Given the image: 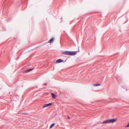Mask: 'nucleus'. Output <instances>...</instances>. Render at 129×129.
<instances>
[{
    "mask_svg": "<svg viewBox=\"0 0 129 129\" xmlns=\"http://www.w3.org/2000/svg\"><path fill=\"white\" fill-rule=\"evenodd\" d=\"M33 70V69H30L28 70L25 71V73L28 72L32 70Z\"/></svg>",
    "mask_w": 129,
    "mask_h": 129,
    "instance_id": "obj_8",
    "label": "nucleus"
},
{
    "mask_svg": "<svg viewBox=\"0 0 129 129\" xmlns=\"http://www.w3.org/2000/svg\"><path fill=\"white\" fill-rule=\"evenodd\" d=\"M125 126L127 127H129V122L128 123V124L126 126Z\"/></svg>",
    "mask_w": 129,
    "mask_h": 129,
    "instance_id": "obj_10",
    "label": "nucleus"
},
{
    "mask_svg": "<svg viewBox=\"0 0 129 129\" xmlns=\"http://www.w3.org/2000/svg\"><path fill=\"white\" fill-rule=\"evenodd\" d=\"M55 124L54 123H53L52 124L50 127L49 128H51L52 127H53L54 126Z\"/></svg>",
    "mask_w": 129,
    "mask_h": 129,
    "instance_id": "obj_7",
    "label": "nucleus"
},
{
    "mask_svg": "<svg viewBox=\"0 0 129 129\" xmlns=\"http://www.w3.org/2000/svg\"><path fill=\"white\" fill-rule=\"evenodd\" d=\"M68 118L69 119H70V117H69V116H68Z\"/></svg>",
    "mask_w": 129,
    "mask_h": 129,
    "instance_id": "obj_11",
    "label": "nucleus"
},
{
    "mask_svg": "<svg viewBox=\"0 0 129 129\" xmlns=\"http://www.w3.org/2000/svg\"><path fill=\"white\" fill-rule=\"evenodd\" d=\"M54 39L53 38H52L48 41V43H51L54 41Z\"/></svg>",
    "mask_w": 129,
    "mask_h": 129,
    "instance_id": "obj_6",
    "label": "nucleus"
},
{
    "mask_svg": "<svg viewBox=\"0 0 129 129\" xmlns=\"http://www.w3.org/2000/svg\"><path fill=\"white\" fill-rule=\"evenodd\" d=\"M52 103H50L48 104H46L44 105L43 108L52 105Z\"/></svg>",
    "mask_w": 129,
    "mask_h": 129,
    "instance_id": "obj_3",
    "label": "nucleus"
},
{
    "mask_svg": "<svg viewBox=\"0 0 129 129\" xmlns=\"http://www.w3.org/2000/svg\"><path fill=\"white\" fill-rule=\"evenodd\" d=\"M77 52L76 51H65L63 52L62 53L65 55L72 56L76 54Z\"/></svg>",
    "mask_w": 129,
    "mask_h": 129,
    "instance_id": "obj_1",
    "label": "nucleus"
},
{
    "mask_svg": "<svg viewBox=\"0 0 129 129\" xmlns=\"http://www.w3.org/2000/svg\"><path fill=\"white\" fill-rule=\"evenodd\" d=\"M117 121V119H111L105 120L102 122V123H113Z\"/></svg>",
    "mask_w": 129,
    "mask_h": 129,
    "instance_id": "obj_2",
    "label": "nucleus"
},
{
    "mask_svg": "<svg viewBox=\"0 0 129 129\" xmlns=\"http://www.w3.org/2000/svg\"><path fill=\"white\" fill-rule=\"evenodd\" d=\"M63 60L61 59H59L57 60V61H56V62L57 63H60L61 62H63Z\"/></svg>",
    "mask_w": 129,
    "mask_h": 129,
    "instance_id": "obj_4",
    "label": "nucleus"
},
{
    "mask_svg": "<svg viewBox=\"0 0 129 129\" xmlns=\"http://www.w3.org/2000/svg\"><path fill=\"white\" fill-rule=\"evenodd\" d=\"M100 85V84H95L93 85V86H98Z\"/></svg>",
    "mask_w": 129,
    "mask_h": 129,
    "instance_id": "obj_9",
    "label": "nucleus"
},
{
    "mask_svg": "<svg viewBox=\"0 0 129 129\" xmlns=\"http://www.w3.org/2000/svg\"><path fill=\"white\" fill-rule=\"evenodd\" d=\"M51 95L52 97L53 98L55 99V98H56V96L54 93H51Z\"/></svg>",
    "mask_w": 129,
    "mask_h": 129,
    "instance_id": "obj_5",
    "label": "nucleus"
}]
</instances>
